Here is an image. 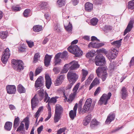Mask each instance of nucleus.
Wrapping results in <instances>:
<instances>
[{
	"mask_svg": "<svg viewBox=\"0 0 134 134\" xmlns=\"http://www.w3.org/2000/svg\"><path fill=\"white\" fill-rule=\"evenodd\" d=\"M68 65L71 70L76 69L79 68L80 65L78 64V62L73 61L69 64H65V66Z\"/></svg>",
	"mask_w": 134,
	"mask_h": 134,
	"instance_id": "nucleus-11",
	"label": "nucleus"
},
{
	"mask_svg": "<svg viewBox=\"0 0 134 134\" xmlns=\"http://www.w3.org/2000/svg\"><path fill=\"white\" fill-rule=\"evenodd\" d=\"M8 34V32L7 31H1L0 33V37L2 39H5Z\"/></svg>",
	"mask_w": 134,
	"mask_h": 134,
	"instance_id": "nucleus-33",
	"label": "nucleus"
},
{
	"mask_svg": "<svg viewBox=\"0 0 134 134\" xmlns=\"http://www.w3.org/2000/svg\"><path fill=\"white\" fill-rule=\"evenodd\" d=\"M99 122L96 119H93L91 121L90 124V127L93 129L95 126L98 125Z\"/></svg>",
	"mask_w": 134,
	"mask_h": 134,
	"instance_id": "nucleus-29",
	"label": "nucleus"
},
{
	"mask_svg": "<svg viewBox=\"0 0 134 134\" xmlns=\"http://www.w3.org/2000/svg\"><path fill=\"white\" fill-rule=\"evenodd\" d=\"M64 79V75H61L58 77L54 81V84L55 86H59L61 85Z\"/></svg>",
	"mask_w": 134,
	"mask_h": 134,
	"instance_id": "nucleus-18",
	"label": "nucleus"
},
{
	"mask_svg": "<svg viewBox=\"0 0 134 134\" xmlns=\"http://www.w3.org/2000/svg\"><path fill=\"white\" fill-rule=\"evenodd\" d=\"M43 129V125H41L37 128V130L38 134H40V133Z\"/></svg>",
	"mask_w": 134,
	"mask_h": 134,
	"instance_id": "nucleus-55",
	"label": "nucleus"
},
{
	"mask_svg": "<svg viewBox=\"0 0 134 134\" xmlns=\"http://www.w3.org/2000/svg\"><path fill=\"white\" fill-rule=\"evenodd\" d=\"M98 21V20L97 18H93L91 20V25L93 26H96Z\"/></svg>",
	"mask_w": 134,
	"mask_h": 134,
	"instance_id": "nucleus-40",
	"label": "nucleus"
},
{
	"mask_svg": "<svg viewBox=\"0 0 134 134\" xmlns=\"http://www.w3.org/2000/svg\"><path fill=\"white\" fill-rule=\"evenodd\" d=\"M65 64L64 65L63 70L61 71L60 73H66L70 69L68 65H66L65 66Z\"/></svg>",
	"mask_w": 134,
	"mask_h": 134,
	"instance_id": "nucleus-38",
	"label": "nucleus"
},
{
	"mask_svg": "<svg viewBox=\"0 0 134 134\" xmlns=\"http://www.w3.org/2000/svg\"><path fill=\"white\" fill-rule=\"evenodd\" d=\"M69 25L67 26H66L64 24V26L66 30L68 32H71L72 29V26L71 24H70L69 22L67 21Z\"/></svg>",
	"mask_w": 134,
	"mask_h": 134,
	"instance_id": "nucleus-31",
	"label": "nucleus"
},
{
	"mask_svg": "<svg viewBox=\"0 0 134 134\" xmlns=\"http://www.w3.org/2000/svg\"><path fill=\"white\" fill-rule=\"evenodd\" d=\"M60 53L57 54L54 58V63L55 66L60 65L62 62V60L60 59Z\"/></svg>",
	"mask_w": 134,
	"mask_h": 134,
	"instance_id": "nucleus-20",
	"label": "nucleus"
},
{
	"mask_svg": "<svg viewBox=\"0 0 134 134\" xmlns=\"http://www.w3.org/2000/svg\"><path fill=\"white\" fill-rule=\"evenodd\" d=\"M24 124L21 122L20 124V125L17 128L16 131L20 132L21 131L24 130Z\"/></svg>",
	"mask_w": 134,
	"mask_h": 134,
	"instance_id": "nucleus-37",
	"label": "nucleus"
},
{
	"mask_svg": "<svg viewBox=\"0 0 134 134\" xmlns=\"http://www.w3.org/2000/svg\"><path fill=\"white\" fill-rule=\"evenodd\" d=\"M43 93L44 94V95L43 97L44 96L45 98L44 99V101L46 102V103L48 102L50 100V98L48 97V95L47 93L45 92H44V91L43 90Z\"/></svg>",
	"mask_w": 134,
	"mask_h": 134,
	"instance_id": "nucleus-35",
	"label": "nucleus"
},
{
	"mask_svg": "<svg viewBox=\"0 0 134 134\" xmlns=\"http://www.w3.org/2000/svg\"><path fill=\"white\" fill-rule=\"evenodd\" d=\"M96 52L94 50L88 52L86 54V56L87 58L93 57L94 56Z\"/></svg>",
	"mask_w": 134,
	"mask_h": 134,
	"instance_id": "nucleus-34",
	"label": "nucleus"
},
{
	"mask_svg": "<svg viewBox=\"0 0 134 134\" xmlns=\"http://www.w3.org/2000/svg\"><path fill=\"white\" fill-rule=\"evenodd\" d=\"M100 87H98L97 88L94 93V96H96L100 92Z\"/></svg>",
	"mask_w": 134,
	"mask_h": 134,
	"instance_id": "nucleus-57",
	"label": "nucleus"
},
{
	"mask_svg": "<svg viewBox=\"0 0 134 134\" xmlns=\"http://www.w3.org/2000/svg\"><path fill=\"white\" fill-rule=\"evenodd\" d=\"M40 57V56L39 55V54L38 53H36L35 55L34 56V63H36L38 60V58H39Z\"/></svg>",
	"mask_w": 134,
	"mask_h": 134,
	"instance_id": "nucleus-44",
	"label": "nucleus"
},
{
	"mask_svg": "<svg viewBox=\"0 0 134 134\" xmlns=\"http://www.w3.org/2000/svg\"><path fill=\"white\" fill-rule=\"evenodd\" d=\"M103 0H94V2L96 4H100Z\"/></svg>",
	"mask_w": 134,
	"mask_h": 134,
	"instance_id": "nucleus-64",
	"label": "nucleus"
},
{
	"mask_svg": "<svg viewBox=\"0 0 134 134\" xmlns=\"http://www.w3.org/2000/svg\"><path fill=\"white\" fill-rule=\"evenodd\" d=\"M57 102V99L55 97H52L50 99L49 103H55Z\"/></svg>",
	"mask_w": 134,
	"mask_h": 134,
	"instance_id": "nucleus-54",
	"label": "nucleus"
},
{
	"mask_svg": "<svg viewBox=\"0 0 134 134\" xmlns=\"http://www.w3.org/2000/svg\"><path fill=\"white\" fill-rule=\"evenodd\" d=\"M30 10L29 9H27L25 10L23 13L24 16L25 17H27L28 16L30 12Z\"/></svg>",
	"mask_w": 134,
	"mask_h": 134,
	"instance_id": "nucleus-41",
	"label": "nucleus"
},
{
	"mask_svg": "<svg viewBox=\"0 0 134 134\" xmlns=\"http://www.w3.org/2000/svg\"><path fill=\"white\" fill-rule=\"evenodd\" d=\"M78 76L75 73L69 71L67 74V77L70 82L75 83L78 78Z\"/></svg>",
	"mask_w": 134,
	"mask_h": 134,
	"instance_id": "nucleus-8",
	"label": "nucleus"
},
{
	"mask_svg": "<svg viewBox=\"0 0 134 134\" xmlns=\"http://www.w3.org/2000/svg\"><path fill=\"white\" fill-rule=\"evenodd\" d=\"M12 122L9 121L7 122L4 125V128L7 130L9 131L12 128Z\"/></svg>",
	"mask_w": 134,
	"mask_h": 134,
	"instance_id": "nucleus-25",
	"label": "nucleus"
},
{
	"mask_svg": "<svg viewBox=\"0 0 134 134\" xmlns=\"http://www.w3.org/2000/svg\"><path fill=\"white\" fill-rule=\"evenodd\" d=\"M92 102V100L91 98L87 99L85 102L81 111L82 114L86 113L87 111H88L90 109Z\"/></svg>",
	"mask_w": 134,
	"mask_h": 134,
	"instance_id": "nucleus-10",
	"label": "nucleus"
},
{
	"mask_svg": "<svg viewBox=\"0 0 134 134\" xmlns=\"http://www.w3.org/2000/svg\"><path fill=\"white\" fill-rule=\"evenodd\" d=\"M20 119L18 117H17L15 118L14 124L13 127L15 130L17 127L19 126L20 123Z\"/></svg>",
	"mask_w": 134,
	"mask_h": 134,
	"instance_id": "nucleus-26",
	"label": "nucleus"
},
{
	"mask_svg": "<svg viewBox=\"0 0 134 134\" xmlns=\"http://www.w3.org/2000/svg\"><path fill=\"white\" fill-rule=\"evenodd\" d=\"M91 40L92 41H96L97 42H99V40L96 37L94 36H92L91 37Z\"/></svg>",
	"mask_w": 134,
	"mask_h": 134,
	"instance_id": "nucleus-62",
	"label": "nucleus"
},
{
	"mask_svg": "<svg viewBox=\"0 0 134 134\" xmlns=\"http://www.w3.org/2000/svg\"><path fill=\"white\" fill-rule=\"evenodd\" d=\"M7 93L10 94H14L16 91V87L14 85H8L6 86Z\"/></svg>",
	"mask_w": 134,
	"mask_h": 134,
	"instance_id": "nucleus-15",
	"label": "nucleus"
},
{
	"mask_svg": "<svg viewBox=\"0 0 134 134\" xmlns=\"http://www.w3.org/2000/svg\"><path fill=\"white\" fill-rule=\"evenodd\" d=\"M38 92V93L35 94L31 100V108L32 110L38 106L39 101H41L43 97L44 94L43 93V89H41Z\"/></svg>",
	"mask_w": 134,
	"mask_h": 134,
	"instance_id": "nucleus-1",
	"label": "nucleus"
},
{
	"mask_svg": "<svg viewBox=\"0 0 134 134\" xmlns=\"http://www.w3.org/2000/svg\"><path fill=\"white\" fill-rule=\"evenodd\" d=\"M128 8L131 9H134V0H132L129 2Z\"/></svg>",
	"mask_w": 134,
	"mask_h": 134,
	"instance_id": "nucleus-36",
	"label": "nucleus"
},
{
	"mask_svg": "<svg viewBox=\"0 0 134 134\" xmlns=\"http://www.w3.org/2000/svg\"><path fill=\"white\" fill-rule=\"evenodd\" d=\"M54 30L56 31L57 32H59L60 31V27L58 25H57L54 28Z\"/></svg>",
	"mask_w": 134,
	"mask_h": 134,
	"instance_id": "nucleus-60",
	"label": "nucleus"
},
{
	"mask_svg": "<svg viewBox=\"0 0 134 134\" xmlns=\"http://www.w3.org/2000/svg\"><path fill=\"white\" fill-rule=\"evenodd\" d=\"M92 83L94 85L98 84L100 83L99 79L96 78L93 80Z\"/></svg>",
	"mask_w": 134,
	"mask_h": 134,
	"instance_id": "nucleus-52",
	"label": "nucleus"
},
{
	"mask_svg": "<svg viewBox=\"0 0 134 134\" xmlns=\"http://www.w3.org/2000/svg\"><path fill=\"white\" fill-rule=\"evenodd\" d=\"M17 90L20 93H25L26 92L25 88L21 84L18 85Z\"/></svg>",
	"mask_w": 134,
	"mask_h": 134,
	"instance_id": "nucleus-28",
	"label": "nucleus"
},
{
	"mask_svg": "<svg viewBox=\"0 0 134 134\" xmlns=\"http://www.w3.org/2000/svg\"><path fill=\"white\" fill-rule=\"evenodd\" d=\"M33 29L34 31L38 32L42 30V26L36 25L33 27Z\"/></svg>",
	"mask_w": 134,
	"mask_h": 134,
	"instance_id": "nucleus-30",
	"label": "nucleus"
},
{
	"mask_svg": "<svg viewBox=\"0 0 134 134\" xmlns=\"http://www.w3.org/2000/svg\"><path fill=\"white\" fill-rule=\"evenodd\" d=\"M60 53V58H63L65 57L67 55V52L66 51L63 52L62 53Z\"/></svg>",
	"mask_w": 134,
	"mask_h": 134,
	"instance_id": "nucleus-42",
	"label": "nucleus"
},
{
	"mask_svg": "<svg viewBox=\"0 0 134 134\" xmlns=\"http://www.w3.org/2000/svg\"><path fill=\"white\" fill-rule=\"evenodd\" d=\"M77 106V103H76L75 105L74 108L73 110H70L69 113V116L70 118L73 120L76 115V110Z\"/></svg>",
	"mask_w": 134,
	"mask_h": 134,
	"instance_id": "nucleus-16",
	"label": "nucleus"
},
{
	"mask_svg": "<svg viewBox=\"0 0 134 134\" xmlns=\"http://www.w3.org/2000/svg\"><path fill=\"white\" fill-rule=\"evenodd\" d=\"M45 79L46 86L47 89H49L52 84L51 79L50 76L48 74L45 75Z\"/></svg>",
	"mask_w": 134,
	"mask_h": 134,
	"instance_id": "nucleus-19",
	"label": "nucleus"
},
{
	"mask_svg": "<svg viewBox=\"0 0 134 134\" xmlns=\"http://www.w3.org/2000/svg\"><path fill=\"white\" fill-rule=\"evenodd\" d=\"M106 70V68L102 66L99 67L96 70L97 76L101 77L103 81H104L108 76Z\"/></svg>",
	"mask_w": 134,
	"mask_h": 134,
	"instance_id": "nucleus-2",
	"label": "nucleus"
},
{
	"mask_svg": "<svg viewBox=\"0 0 134 134\" xmlns=\"http://www.w3.org/2000/svg\"><path fill=\"white\" fill-rule=\"evenodd\" d=\"M80 85V83H78L74 87L72 90L73 92V93H74V94H76V92L78 89L79 86Z\"/></svg>",
	"mask_w": 134,
	"mask_h": 134,
	"instance_id": "nucleus-43",
	"label": "nucleus"
},
{
	"mask_svg": "<svg viewBox=\"0 0 134 134\" xmlns=\"http://www.w3.org/2000/svg\"><path fill=\"white\" fill-rule=\"evenodd\" d=\"M52 58V55H49L48 54H46L44 59V64L45 66L48 67L49 66Z\"/></svg>",
	"mask_w": 134,
	"mask_h": 134,
	"instance_id": "nucleus-23",
	"label": "nucleus"
},
{
	"mask_svg": "<svg viewBox=\"0 0 134 134\" xmlns=\"http://www.w3.org/2000/svg\"><path fill=\"white\" fill-rule=\"evenodd\" d=\"M29 76L30 80H33V79L34 73L32 71H31L30 72Z\"/></svg>",
	"mask_w": 134,
	"mask_h": 134,
	"instance_id": "nucleus-63",
	"label": "nucleus"
},
{
	"mask_svg": "<svg viewBox=\"0 0 134 134\" xmlns=\"http://www.w3.org/2000/svg\"><path fill=\"white\" fill-rule=\"evenodd\" d=\"M12 63L13 68L18 71L20 72L24 68L23 63L20 60L13 59L12 60Z\"/></svg>",
	"mask_w": 134,
	"mask_h": 134,
	"instance_id": "nucleus-4",
	"label": "nucleus"
},
{
	"mask_svg": "<svg viewBox=\"0 0 134 134\" xmlns=\"http://www.w3.org/2000/svg\"><path fill=\"white\" fill-rule=\"evenodd\" d=\"M42 69L41 68H38L36 70L35 75L36 76L39 74L42 71Z\"/></svg>",
	"mask_w": 134,
	"mask_h": 134,
	"instance_id": "nucleus-45",
	"label": "nucleus"
},
{
	"mask_svg": "<svg viewBox=\"0 0 134 134\" xmlns=\"http://www.w3.org/2000/svg\"><path fill=\"white\" fill-rule=\"evenodd\" d=\"M133 21L131 20L130 21L126 28L124 31V36H125L127 33L131 31L133 27Z\"/></svg>",
	"mask_w": 134,
	"mask_h": 134,
	"instance_id": "nucleus-17",
	"label": "nucleus"
},
{
	"mask_svg": "<svg viewBox=\"0 0 134 134\" xmlns=\"http://www.w3.org/2000/svg\"><path fill=\"white\" fill-rule=\"evenodd\" d=\"M66 128L65 127H63L57 131V134H61L63 132H64L66 130Z\"/></svg>",
	"mask_w": 134,
	"mask_h": 134,
	"instance_id": "nucleus-51",
	"label": "nucleus"
},
{
	"mask_svg": "<svg viewBox=\"0 0 134 134\" xmlns=\"http://www.w3.org/2000/svg\"><path fill=\"white\" fill-rule=\"evenodd\" d=\"M60 70V68L57 67H54L53 69V70L55 72V74H57L59 73Z\"/></svg>",
	"mask_w": 134,
	"mask_h": 134,
	"instance_id": "nucleus-50",
	"label": "nucleus"
},
{
	"mask_svg": "<svg viewBox=\"0 0 134 134\" xmlns=\"http://www.w3.org/2000/svg\"><path fill=\"white\" fill-rule=\"evenodd\" d=\"M99 42L93 41L90 42L88 45V47L89 48L91 47L93 48H98L103 46L104 44L103 43H99Z\"/></svg>",
	"mask_w": 134,
	"mask_h": 134,
	"instance_id": "nucleus-12",
	"label": "nucleus"
},
{
	"mask_svg": "<svg viewBox=\"0 0 134 134\" xmlns=\"http://www.w3.org/2000/svg\"><path fill=\"white\" fill-rule=\"evenodd\" d=\"M68 51L74 54L76 57H79L82 55V52L77 45H71L68 48Z\"/></svg>",
	"mask_w": 134,
	"mask_h": 134,
	"instance_id": "nucleus-5",
	"label": "nucleus"
},
{
	"mask_svg": "<svg viewBox=\"0 0 134 134\" xmlns=\"http://www.w3.org/2000/svg\"><path fill=\"white\" fill-rule=\"evenodd\" d=\"M111 95L110 92H109L108 94H104L100 98L99 102L98 104L101 105L103 104L106 105L107 103L108 100L110 99Z\"/></svg>",
	"mask_w": 134,
	"mask_h": 134,
	"instance_id": "nucleus-7",
	"label": "nucleus"
},
{
	"mask_svg": "<svg viewBox=\"0 0 134 134\" xmlns=\"http://www.w3.org/2000/svg\"><path fill=\"white\" fill-rule=\"evenodd\" d=\"M47 3L46 2H42L39 5L40 8H41L42 9H43L46 7Z\"/></svg>",
	"mask_w": 134,
	"mask_h": 134,
	"instance_id": "nucleus-48",
	"label": "nucleus"
},
{
	"mask_svg": "<svg viewBox=\"0 0 134 134\" xmlns=\"http://www.w3.org/2000/svg\"><path fill=\"white\" fill-rule=\"evenodd\" d=\"M133 65H134V57L132 58L129 64V65L130 67Z\"/></svg>",
	"mask_w": 134,
	"mask_h": 134,
	"instance_id": "nucleus-61",
	"label": "nucleus"
},
{
	"mask_svg": "<svg viewBox=\"0 0 134 134\" xmlns=\"http://www.w3.org/2000/svg\"><path fill=\"white\" fill-rule=\"evenodd\" d=\"M9 51V48H7L3 52V55L1 58V60L4 64H5L7 63L10 56Z\"/></svg>",
	"mask_w": 134,
	"mask_h": 134,
	"instance_id": "nucleus-9",
	"label": "nucleus"
},
{
	"mask_svg": "<svg viewBox=\"0 0 134 134\" xmlns=\"http://www.w3.org/2000/svg\"><path fill=\"white\" fill-rule=\"evenodd\" d=\"M91 119V115H88L85 118V120L88 121V122H90Z\"/></svg>",
	"mask_w": 134,
	"mask_h": 134,
	"instance_id": "nucleus-56",
	"label": "nucleus"
},
{
	"mask_svg": "<svg viewBox=\"0 0 134 134\" xmlns=\"http://www.w3.org/2000/svg\"><path fill=\"white\" fill-rule=\"evenodd\" d=\"M57 2L59 7L65 5V0H58Z\"/></svg>",
	"mask_w": 134,
	"mask_h": 134,
	"instance_id": "nucleus-39",
	"label": "nucleus"
},
{
	"mask_svg": "<svg viewBox=\"0 0 134 134\" xmlns=\"http://www.w3.org/2000/svg\"><path fill=\"white\" fill-rule=\"evenodd\" d=\"M82 72L81 81L82 82L85 80L88 74V72L87 71L83 69L82 70Z\"/></svg>",
	"mask_w": 134,
	"mask_h": 134,
	"instance_id": "nucleus-27",
	"label": "nucleus"
},
{
	"mask_svg": "<svg viewBox=\"0 0 134 134\" xmlns=\"http://www.w3.org/2000/svg\"><path fill=\"white\" fill-rule=\"evenodd\" d=\"M12 10L14 11H20L21 9V8L16 6H13L12 7Z\"/></svg>",
	"mask_w": 134,
	"mask_h": 134,
	"instance_id": "nucleus-47",
	"label": "nucleus"
},
{
	"mask_svg": "<svg viewBox=\"0 0 134 134\" xmlns=\"http://www.w3.org/2000/svg\"><path fill=\"white\" fill-rule=\"evenodd\" d=\"M44 80L43 77L41 76H39L35 82V86L36 88L42 87L43 85Z\"/></svg>",
	"mask_w": 134,
	"mask_h": 134,
	"instance_id": "nucleus-14",
	"label": "nucleus"
},
{
	"mask_svg": "<svg viewBox=\"0 0 134 134\" xmlns=\"http://www.w3.org/2000/svg\"><path fill=\"white\" fill-rule=\"evenodd\" d=\"M118 53V51L115 49H114L112 50L111 52L107 56L109 60L111 61L112 60L114 59L116 57Z\"/></svg>",
	"mask_w": 134,
	"mask_h": 134,
	"instance_id": "nucleus-13",
	"label": "nucleus"
},
{
	"mask_svg": "<svg viewBox=\"0 0 134 134\" xmlns=\"http://www.w3.org/2000/svg\"><path fill=\"white\" fill-rule=\"evenodd\" d=\"M115 68L116 66L114 63H110L109 66V68L110 70H114L115 69Z\"/></svg>",
	"mask_w": 134,
	"mask_h": 134,
	"instance_id": "nucleus-46",
	"label": "nucleus"
},
{
	"mask_svg": "<svg viewBox=\"0 0 134 134\" xmlns=\"http://www.w3.org/2000/svg\"><path fill=\"white\" fill-rule=\"evenodd\" d=\"M93 4L89 2L86 3L85 5V9L86 11L88 12L91 11L93 9Z\"/></svg>",
	"mask_w": 134,
	"mask_h": 134,
	"instance_id": "nucleus-21",
	"label": "nucleus"
},
{
	"mask_svg": "<svg viewBox=\"0 0 134 134\" xmlns=\"http://www.w3.org/2000/svg\"><path fill=\"white\" fill-rule=\"evenodd\" d=\"M25 48L24 46H21L19 49V52H23L25 51Z\"/></svg>",
	"mask_w": 134,
	"mask_h": 134,
	"instance_id": "nucleus-58",
	"label": "nucleus"
},
{
	"mask_svg": "<svg viewBox=\"0 0 134 134\" xmlns=\"http://www.w3.org/2000/svg\"><path fill=\"white\" fill-rule=\"evenodd\" d=\"M115 118V114L113 113H111L108 116L105 122L106 124H110L112 121L114 120Z\"/></svg>",
	"mask_w": 134,
	"mask_h": 134,
	"instance_id": "nucleus-22",
	"label": "nucleus"
},
{
	"mask_svg": "<svg viewBox=\"0 0 134 134\" xmlns=\"http://www.w3.org/2000/svg\"><path fill=\"white\" fill-rule=\"evenodd\" d=\"M123 127V126H121L120 127H118L116 129L112 131L111 132V133H113L118 131L119 130L122 129Z\"/></svg>",
	"mask_w": 134,
	"mask_h": 134,
	"instance_id": "nucleus-59",
	"label": "nucleus"
},
{
	"mask_svg": "<svg viewBox=\"0 0 134 134\" xmlns=\"http://www.w3.org/2000/svg\"><path fill=\"white\" fill-rule=\"evenodd\" d=\"M69 84H68V85L66 87L65 89L66 90H69L71 88L72 86L75 83H73L72 82H70Z\"/></svg>",
	"mask_w": 134,
	"mask_h": 134,
	"instance_id": "nucleus-53",
	"label": "nucleus"
},
{
	"mask_svg": "<svg viewBox=\"0 0 134 134\" xmlns=\"http://www.w3.org/2000/svg\"><path fill=\"white\" fill-rule=\"evenodd\" d=\"M121 93L122 98L123 99H125L128 95L127 90L125 87H122L121 90Z\"/></svg>",
	"mask_w": 134,
	"mask_h": 134,
	"instance_id": "nucleus-24",
	"label": "nucleus"
},
{
	"mask_svg": "<svg viewBox=\"0 0 134 134\" xmlns=\"http://www.w3.org/2000/svg\"><path fill=\"white\" fill-rule=\"evenodd\" d=\"M122 40V39H121L119 40L114 41L111 43V44L113 45L116 46L118 47H119L121 45V42Z\"/></svg>",
	"mask_w": 134,
	"mask_h": 134,
	"instance_id": "nucleus-32",
	"label": "nucleus"
},
{
	"mask_svg": "<svg viewBox=\"0 0 134 134\" xmlns=\"http://www.w3.org/2000/svg\"><path fill=\"white\" fill-rule=\"evenodd\" d=\"M63 108L59 104L55 105V112L54 116V122H58L61 118V115L63 112Z\"/></svg>",
	"mask_w": 134,
	"mask_h": 134,
	"instance_id": "nucleus-3",
	"label": "nucleus"
},
{
	"mask_svg": "<svg viewBox=\"0 0 134 134\" xmlns=\"http://www.w3.org/2000/svg\"><path fill=\"white\" fill-rule=\"evenodd\" d=\"M95 62L97 66L103 65L105 63V58L102 54H99L95 57Z\"/></svg>",
	"mask_w": 134,
	"mask_h": 134,
	"instance_id": "nucleus-6",
	"label": "nucleus"
},
{
	"mask_svg": "<svg viewBox=\"0 0 134 134\" xmlns=\"http://www.w3.org/2000/svg\"><path fill=\"white\" fill-rule=\"evenodd\" d=\"M26 42L29 47L31 48L34 46V43L33 42L31 41H28L27 40H26Z\"/></svg>",
	"mask_w": 134,
	"mask_h": 134,
	"instance_id": "nucleus-49",
	"label": "nucleus"
}]
</instances>
